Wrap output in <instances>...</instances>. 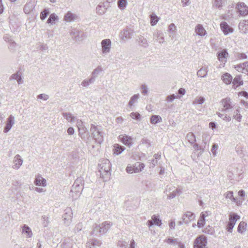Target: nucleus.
<instances>
[{
  "instance_id": "3",
  "label": "nucleus",
  "mask_w": 248,
  "mask_h": 248,
  "mask_svg": "<svg viewBox=\"0 0 248 248\" xmlns=\"http://www.w3.org/2000/svg\"><path fill=\"white\" fill-rule=\"evenodd\" d=\"M112 225V223L110 222H103L100 225L95 226L92 232V233L93 234L96 232H99L101 234H105L109 230Z\"/></svg>"
},
{
  "instance_id": "58",
  "label": "nucleus",
  "mask_w": 248,
  "mask_h": 248,
  "mask_svg": "<svg viewBox=\"0 0 248 248\" xmlns=\"http://www.w3.org/2000/svg\"><path fill=\"white\" fill-rule=\"evenodd\" d=\"M218 148V145L217 144H213L212 147L211 152L214 155V156H216L217 154V150Z\"/></svg>"
},
{
  "instance_id": "63",
  "label": "nucleus",
  "mask_w": 248,
  "mask_h": 248,
  "mask_svg": "<svg viewBox=\"0 0 248 248\" xmlns=\"http://www.w3.org/2000/svg\"><path fill=\"white\" fill-rule=\"evenodd\" d=\"M77 33H78V30L74 29L71 31L70 34L74 40L75 39Z\"/></svg>"
},
{
  "instance_id": "45",
  "label": "nucleus",
  "mask_w": 248,
  "mask_h": 248,
  "mask_svg": "<svg viewBox=\"0 0 248 248\" xmlns=\"http://www.w3.org/2000/svg\"><path fill=\"white\" fill-rule=\"evenodd\" d=\"M107 9V8H104V7L99 4L96 8V12L98 14L102 15L106 13Z\"/></svg>"
},
{
  "instance_id": "29",
  "label": "nucleus",
  "mask_w": 248,
  "mask_h": 248,
  "mask_svg": "<svg viewBox=\"0 0 248 248\" xmlns=\"http://www.w3.org/2000/svg\"><path fill=\"white\" fill-rule=\"evenodd\" d=\"M22 233L27 235V237L30 238L32 236V233L31 228L27 225H24L22 227Z\"/></svg>"
},
{
  "instance_id": "4",
  "label": "nucleus",
  "mask_w": 248,
  "mask_h": 248,
  "mask_svg": "<svg viewBox=\"0 0 248 248\" xmlns=\"http://www.w3.org/2000/svg\"><path fill=\"white\" fill-rule=\"evenodd\" d=\"M207 239L203 235H199L195 239L193 243L194 248H208L207 246Z\"/></svg>"
},
{
  "instance_id": "64",
  "label": "nucleus",
  "mask_w": 248,
  "mask_h": 248,
  "mask_svg": "<svg viewBox=\"0 0 248 248\" xmlns=\"http://www.w3.org/2000/svg\"><path fill=\"white\" fill-rule=\"evenodd\" d=\"M242 115L240 114L233 113V118L237 120L238 122H240L242 119Z\"/></svg>"
},
{
  "instance_id": "35",
  "label": "nucleus",
  "mask_w": 248,
  "mask_h": 248,
  "mask_svg": "<svg viewBox=\"0 0 248 248\" xmlns=\"http://www.w3.org/2000/svg\"><path fill=\"white\" fill-rule=\"evenodd\" d=\"M186 139L191 144H194L196 141L195 135L192 132H189L187 134Z\"/></svg>"
},
{
  "instance_id": "11",
  "label": "nucleus",
  "mask_w": 248,
  "mask_h": 248,
  "mask_svg": "<svg viewBox=\"0 0 248 248\" xmlns=\"http://www.w3.org/2000/svg\"><path fill=\"white\" fill-rule=\"evenodd\" d=\"M118 139L124 145L131 146L133 144V139L127 135H120Z\"/></svg>"
},
{
  "instance_id": "61",
  "label": "nucleus",
  "mask_w": 248,
  "mask_h": 248,
  "mask_svg": "<svg viewBox=\"0 0 248 248\" xmlns=\"http://www.w3.org/2000/svg\"><path fill=\"white\" fill-rule=\"evenodd\" d=\"M37 98L46 101L48 99V95L45 93H42L38 95Z\"/></svg>"
},
{
  "instance_id": "33",
  "label": "nucleus",
  "mask_w": 248,
  "mask_h": 248,
  "mask_svg": "<svg viewBox=\"0 0 248 248\" xmlns=\"http://www.w3.org/2000/svg\"><path fill=\"white\" fill-rule=\"evenodd\" d=\"M34 184L36 186H46V180L41 177H38L35 179Z\"/></svg>"
},
{
  "instance_id": "59",
  "label": "nucleus",
  "mask_w": 248,
  "mask_h": 248,
  "mask_svg": "<svg viewBox=\"0 0 248 248\" xmlns=\"http://www.w3.org/2000/svg\"><path fill=\"white\" fill-rule=\"evenodd\" d=\"M82 228V224L81 223H79L76 226L74 231L75 232H79L81 230Z\"/></svg>"
},
{
  "instance_id": "25",
  "label": "nucleus",
  "mask_w": 248,
  "mask_h": 248,
  "mask_svg": "<svg viewBox=\"0 0 248 248\" xmlns=\"http://www.w3.org/2000/svg\"><path fill=\"white\" fill-rule=\"evenodd\" d=\"M77 17V16L76 15L72 13L70 11H68L64 16V20L66 22H72L74 21L76 18Z\"/></svg>"
},
{
  "instance_id": "12",
  "label": "nucleus",
  "mask_w": 248,
  "mask_h": 248,
  "mask_svg": "<svg viewBox=\"0 0 248 248\" xmlns=\"http://www.w3.org/2000/svg\"><path fill=\"white\" fill-rule=\"evenodd\" d=\"M165 242L170 245H178L179 248H185L184 244L179 241L178 238L169 237L165 240Z\"/></svg>"
},
{
  "instance_id": "36",
  "label": "nucleus",
  "mask_w": 248,
  "mask_h": 248,
  "mask_svg": "<svg viewBox=\"0 0 248 248\" xmlns=\"http://www.w3.org/2000/svg\"><path fill=\"white\" fill-rule=\"evenodd\" d=\"M102 71V68L100 66H98L95 69L93 70L92 73V77L91 78H93L94 81L95 80V78L98 77V75L100 73V72Z\"/></svg>"
},
{
  "instance_id": "22",
  "label": "nucleus",
  "mask_w": 248,
  "mask_h": 248,
  "mask_svg": "<svg viewBox=\"0 0 248 248\" xmlns=\"http://www.w3.org/2000/svg\"><path fill=\"white\" fill-rule=\"evenodd\" d=\"M35 5L33 2L30 1L28 2L24 6V12L26 14H29L34 9Z\"/></svg>"
},
{
  "instance_id": "18",
  "label": "nucleus",
  "mask_w": 248,
  "mask_h": 248,
  "mask_svg": "<svg viewBox=\"0 0 248 248\" xmlns=\"http://www.w3.org/2000/svg\"><path fill=\"white\" fill-rule=\"evenodd\" d=\"M195 214L190 212H186L183 216V220L184 223L188 224L191 221L195 219Z\"/></svg>"
},
{
  "instance_id": "32",
  "label": "nucleus",
  "mask_w": 248,
  "mask_h": 248,
  "mask_svg": "<svg viewBox=\"0 0 248 248\" xmlns=\"http://www.w3.org/2000/svg\"><path fill=\"white\" fill-rule=\"evenodd\" d=\"M207 213V212H206L205 213H203V212H202L201 215H200V218L198 220V227L199 228H201V227H202L204 224H205V217H206V214Z\"/></svg>"
},
{
  "instance_id": "42",
  "label": "nucleus",
  "mask_w": 248,
  "mask_h": 248,
  "mask_svg": "<svg viewBox=\"0 0 248 248\" xmlns=\"http://www.w3.org/2000/svg\"><path fill=\"white\" fill-rule=\"evenodd\" d=\"M62 115L69 122H73L75 120V117L73 116L70 112H64Z\"/></svg>"
},
{
  "instance_id": "28",
  "label": "nucleus",
  "mask_w": 248,
  "mask_h": 248,
  "mask_svg": "<svg viewBox=\"0 0 248 248\" xmlns=\"http://www.w3.org/2000/svg\"><path fill=\"white\" fill-rule=\"evenodd\" d=\"M232 84L234 88H236L239 86L243 85V81L242 80L241 76L240 75L236 76L233 79Z\"/></svg>"
},
{
  "instance_id": "31",
  "label": "nucleus",
  "mask_w": 248,
  "mask_h": 248,
  "mask_svg": "<svg viewBox=\"0 0 248 248\" xmlns=\"http://www.w3.org/2000/svg\"><path fill=\"white\" fill-rule=\"evenodd\" d=\"M247 224L244 221H241L237 227V232L239 233L243 234L247 230Z\"/></svg>"
},
{
  "instance_id": "57",
  "label": "nucleus",
  "mask_w": 248,
  "mask_h": 248,
  "mask_svg": "<svg viewBox=\"0 0 248 248\" xmlns=\"http://www.w3.org/2000/svg\"><path fill=\"white\" fill-rule=\"evenodd\" d=\"M236 57L238 59H246L247 58V56L245 53H237Z\"/></svg>"
},
{
  "instance_id": "60",
  "label": "nucleus",
  "mask_w": 248,
  "mask_h": 248,
  "mask_svg": "<svg viewBox=\"0 0 248 248\" xmlns=\"http://www.w3.org/2000/svg\"><path fill=\"white\" fill-rule=\"evenodd\" d=\"M20 75V74L18 72H17L16 73L12 75L10 77L9 79L10 80L13 79L17 80V79L18 78Z\"/></svg>"
},
{
  "instance_id": "10",
  "label": "nucleus",
  "mask_w": 248,
  "mask_h": 248,
  "mask_svg": "<svg viewBox=\"0 0 248 248\" xmlns=\"http://www.w3.org/2000/svg\"><path fill=\"white\" fill-rule=\"evenodd\" d=\"M166 192H169L168 194V199H171L175 198L176 196L182 192L180 188H176L173 186H170L166 189Z\"/></svg>"
},
{
  "instance_id": "39",
  "label": "nucleus",
  "mask_w": 248,
  "mask_h": 248,
  "mask_svg": "<svg viewBox=\"0 0 248 248\" xmlns=\"http://www.w3.org/2000/svg\"><path fill=\"white\" fill-rule=\"evenodd\" d=\"M140 98L139 94H136L133 95L128 103V106L130 107H132L134 104L138 102V99Z\"/></svg>"
},
{
  "instance_id": "34",
  "label": "nucleus",
  "mask_w": 248,
  "mask_h": 248,
  "mask_svg": "<svg viewBox=\"0 0 248 248\" xmlns=\"http://www.w3.org/2000/svg\"><path fill=\"white\" fill-rule=\"evenodd\" d=\"M59 20L58 16L55 14H51L47 19V23L48 24H55Z\"/></svg>"
},
{
  "instance_id": "26",
  "label": "nucleus",
  "mask_w": 248,
  "mask_h": 248,
  "mask_svg": "<svg viewBox=\"0 0 248 248\" xmlns=\"http://www.w3.org/2000/svg\"><path fill=\"white\" fill-rule=\"evenodd\" d=\"M137 41L139 45L143 47L146 48L149 46L148 41L142 35H140L138 37Z\"/></svg>"
},
{
  "instance_id": "37",
  "label": "nucleus",
  "mask_w": 248,
  "mask_h": 248,
  "mask_svg": "<svg viewBox=\"0 0 248 248\" xmlns=\"http://www.w3.org/2000/svg\"><path fill=\"white\" fill-rule=\"evenodd\" d=\"M150 23L152 26L155 25L158 22L159 17H158L155 14H152L150 16Z\"/></svg>"
},
{
  "instance_id": "53",
  "label": "nucleus",
  "mask_w": 248,
  "mask_h": 248,
  "mask_svg": "<svg viewBox=\"0 0 248 248\" xmlns=\"http://www.w3.org/2000/svg\"><path fill=\"white\" fill-rule=\"evenodd\" d=\"M43 221V225L44 227H47L49 224L48 217L46 216H44L42 217Z\"/></svg>"
},
{
  "instance_id": "2",
  "label": "nucleus",
  "mask_w": 248,
  "mask_h": 248,
  "mask_svg": "<svg viewBox=\"0 0 248 248\" xmlns=\"http://www.w3.org/2000/svg\"><path fill=\"white\" fill-rule=\"evenodd\" d=\"M91 137L94 140L95 142L101 144L103 141V136L102 131L97 126L93 124H91L90 128Z\"/></svg>"
},
{
  "instance_id": "47",
  "label": "nucleus",
  "mask_w": 248,
  "mask_h": 248,
  "mask_svg": "<svg viewBox=\"0 0 248 248\" xmlns=\"http://www.w3.org/2000/svg\"><path fill=\"white\" fill-rule=\"evenodd\" d=\"M127 3V0H118V6L120 9L123 10L126 7Z\"/></svg>"
},
{
  "instance_id": "8",
  "label": "nucleus",
  "mask_w": 248,
  "mask_h": 248,
  "mask_svg": "<svg viewBox=\"0 0 248 248\" xmlns=\"http://www.w3.org/2000/svg\"><path fill=\"white\" fill-rule=\"evenodd\" d=\"M62 217L64 225L69 226L71 223L73 217V212L70 208H67L64 210Z\"/></svg>"
},
{
  "instance_id": "30",
  "label": "nucleus",
  "mask_w": 248,
  "mask_h": 248,
  "mask_svg": "<svg viewBox=\"0 0 248 248\" xmlns=\"http://www.w3.org/2000/svg\"><path fill=\"white\" fill-rule=\"evenodd\" d=\"M221 79L225 84L228 85L232 82V78L230 74L226 73L222 76Z\"/></svg>"
},
{
  "instance_id": "9",
  "label": "nucleus",
  "mask_w": 248,
  "mask_h": 248,
  "mask_svg": "<svg viewBox=\"0 0 248 248\" xmlns=\"http://www.w3.org/2000/svg\"><path fill=\"white\" fill-rule=\"evenodd\" d=\"M111 42L109 39H105L101 42V50L103 55H107L110 51Z\"/></svg>"
},
{
  "instance_id": "48",
  "label": "nucleus",
  "mask_w": 248,
  "mask_h": 248,
  "mask_svg": "<svg viewBox=\"0 0 248 248\" xmlns=\"http://www.w3.org/2000/svg\"><path fill=\"white\" fill-rule=\"evenodd\" d=\"M85 38V34L82 31H78V33L77 34L75 40L76 41H81Z\"/></svg>"
},
{
  "instance_id": "50",
  "label": "nucleus",
  "mask_w": 248,
  "mask_h": 248,
  "mask_svg": "<svg viewBox=\"0 0 248 248\" xmlns=\"http://www.w3.org/2000/svg\"><path fill=\"white\" fill-rule=\"evenodd\" d=\"M49 14V11L47 9H44L43 10L40 14V18L41 20H44L46 19L47 16Z\"/></svg>"
},
{
  "instance_id": "51",
  "label": "nucleus",
  "mask_w": 248,
  "mask_h": 248,
  "mask_svg": "<svg viewBox=\"0 0 248 248\" xmlns=\"http://www.w3.org/2000/svg\"><path fill=\"white\" fill-rule=\"evenodd\" d=\"M84 182L83 178L82 177H79L77 178L74 184H75V186H78V185L83 186Z\"/></svg>"
},
{
  "instance_id": "23",
  "label": "nucleus",
  "mask_w": 248,
  "mask_h": 248,
  "mask_svg": "<svg viewBox=\"0 0 248 248\" xmlns=\"http://www.w3.org/2000/svg\"><path fill=\"white\" fill-rule=\"evenodd\" d=\"M195 32L197 35L201 36H203L206 34V31L201 24H198L195 27Z\"/></svg>"
},
{
  "instance_id": "44",
  "label": "nucleus",
  "mask_w": 248,
  "mask_h": 248,
  "mask_svg": "<svg viewBox=\"0 0 248 248\" xmlns=\"http://www.w3.org/2000/svg\"><path fill=\"white\" fill-rule=\"evenodd\" d=\"M94 79L93 78H91L89 79H86L82 81L81 83V85L84 87H87L90 85L91 84H93L94 82Z\"/></svg>"
},
{
  "instance_id": "43",
  "label": "nucleus",
  "mask_w": 248,
  "mask_h": 248,
  "mask_svg": "<svg viewBox=\"0 0 248 248\" xmlns=\"http://www.w3.org/2000/svg\"><path fill=\"white\" fill-rule=\"evenodd\" d=\"M125 148L124 146L116 144L114 146V153L118 155L124 151Z\"/></svg>"
},
{
  "instance_id": "54",
  "label": "nucleus",
  "mask_w": 248,
  "mask_h": 248,
  "mask_svg": "<svg viewBox=\"0 0 248 248\" xmlns=\"http://www.w3.org/2000/svg\"><path fill=\"white\" fill-rule=\"evenodd\" d=\"M178 98V96L175 95L174 94H172L170 95H168L167 98L166 100L168 102H172L174 99Z\"/></svg>"
},
{
  "instance_id": "52",
  "label": "nucleus",
  "mask_w": 248,
  "mask_h": 248,
  "mask_svg": "<svg viewBox=\"0 0 248 248\" xmlns=\"http://www.w3.org/2000/svg\"><path fill=\"white\" fill-rule=\"evenodd\" d=\"M225 198L231 199L232 202H235L236 199L233 197V192L232 191H228L225 195Z\"/></svg>"
},
{
  "instance_id": "55",
  "label": "nucleus",
  "mask_w": 248,
  "mask_h": 248,
  "mask_svg": "<svg viewBox=\"0 0 248 248\" xmlns=\"http://www.w3.org/2000/svg\"><path fill=\"white\" fill-rule=\"evenodd\" d=\"M130 116L132 119L136 120H139L140 118V114L138 112H132L130 114Z\"/></svg>"
},
{
  "instance_id": "6",
  "label": "nucleus",
  "mask_w": 248,
  "mask_h": 248,
  "mask_svg": "<svg viewBox=\"0 0 248 248\" xmlns=\"http://www.w3.org/2000/svg\"><path fill=\"white\" fill-rule=\"evenodd\" d=\"M240 218V217L236 214L233 213L229 215V221L226 226V230L228 232H232V229L237 221Z\"/></svg>"
},
{
  "instance_id": "15",
  "label": "nucleus",
  "mask_w": 248,
  "mask_h": 248,
  "mask_svg": "<svg viewBox=\"0 0 248 248\" xmlns=\"http://www.w3.org/2000/svg\"><path fill=\"white\" fill-rule=\"evenodd\" d=\"M220 26L225 35H228L233 31V29L230 27L225 21H222L220 24Z\"/></svg>"
},
{
  "instance_id": "21",
  "label": "nucleus",
  "mask_w": 248,
  "mask_h": 248,
  "mask_svg": "<svg viewBox=\"0 0 248 248\" xmlns=\"http://www.w3.org/2000/svg\"><path fill=\"white\" fill-rule=\"evenodd\" d=\"M23 163V160L19 155H16L14 159V165L13 168L16 170L18 169Z\"/></svg>"
},
{
  "instance_id": "27",
  "label": "nucleus",
  "mask_w": 248,
  "mask_h": 248,
  "mask_svg": "<svg viewBox=\"0 0 248 248\" xmlns=\"http://www.w3.org/2000/svg\"><path fill=\"white\" fill-rule=\"evenodd\" d=\"M83 189V186L78 185V186H75V184H73L70 192L71 193H75L77 196H78L81 194Z\"/></svg>"
},
{
  "instance_id": "62",
  "label": "nucleus",
  "mask_w": 248,
  "mask_h": 248,
  "mask_svg": "<svg viewBox=\"0 0 248 248\" xmlns=\"http://www.w3.org/2000/svg\"><path fill=\"white\" fill-rule=\"evenodd\" d=\"M210 140L209 135L206 134L202 135V141L206 144Z\"/></svg>"
},
{
  "instance_id": "14",
  "label": "nucleus",
  "mask_w": 248,
  "mask_h": 248,
  "mask_svg": "<svg viewBox=\"0 0 248 248\" xmlns=\"http://www.w3.org/2000/svg\"><path fill=\"white\" fill-rule=\"evenodd\" d=\"M147 224L149 227H152L154 224L158 226H160L162 224L161 220L159 218V216L154 215L152 217L151 220H148Z\"/></svg>"
},
{
  "instance_id": "46",
  "label": "nucleus",
  "mask_w": 248,
  "mask_h": 248,
  "mask_svg": "<svg viewBox=\"0 0 248 248\" xmlns=\"http://www.w3.org/2000/svg\"><path fill=\"white\" fill-rule=\"evenodd\" d=\"M203 232L205 233L212 235L215 233L214 228L208 225L203 230Z\"/></svg>"
},
{
  "instance_id": "1",
  "label": "nucleus",
  "mask_w": 248,
  "mask_h": 248,
  "mask_svg": "<svg viewBox=\"0 0 248 248\" xmlns=\"http://www.w3.org/2000/svg\"><path fill=\"white\" fill-rule=\"evenodd\" d=\"M111 169V163L108 159H103L101 162L99 164V172L100 177L106 181L109 178Z\"/></svg>"
},
{
  "instance_id": "41",
  "label": "nucleus",
  "mask_w": 248,
  "mask_h": 248,
  "mask_svg": "<svg viewBox=\"0 0 248 248\" xmlns=\"http://www.w3.org/2000/svg\"><path fill=\"white\" fill-rule=\"evenodd\" d=\"M228 55V53L226 50H223L222 51L218 53V59L219 61L223 62L225 61L226 56Z\"/></svg>"
},
{
  "instance_id": "40",
  "label": "nucleus",
  "mask_w": 248,
  "mask_h": 248,
  "mask_svg": "<svg viewBox=\"0 0 248 248\" xmlns=\"http://www.w3.org/2000/svg\"><path fill=\"white\" fill-rule=\"evenodd\" d=\"M207 68L204 67L201 68L197 72V76L199 77L204 78L207 76Z\"/></svg>"
},
{
  "instance_id": "20",
  "label": "nucleus",
  "mask_w": 248,
  "mask_h": 248,
  "mask_svg": "<svg viewBox=\"0 0 248 248\" xmlns=\"http://www.w3.org/2000/svg\"><path fill=\"white\" fill-rule=\"evenodd\" d=\"M101 245L100 241L97 239H91L86 244V248H96Z\"/></svg>"
},
{
  "instance_id": "24",
  "label": "nucleus",
  "mask_w": 248,
  "mask_h": 248,
  "mask_svg": "<svg viewBox=\"0 0 248 248\" xmlns=\"http://www.w3.org/2000/svg\"><path fill=\"white\" fill-rule=\"evenodd\" d=\"M78 135L87 144H90L91 143V136H90L88 133H85L84 130V132L79 131Z\"/></svg>"
},
{
  "instance_id": "56",
  "label": "nucleus",
  "mask_w": 248,
  "mask_h": 248,
  "mask_svg": "<svg viewBox=\"0 0 248 248\" xmlns=\"http://www.w3.org/2000/svg\"><path fill=\"white\" fill-rule=\"evenodd\" d=\"M128 243L124 241H119L118 243V245L121 248H126Z\"/></svg>"
},
{
  "instance_id": "49",
  "label": "nucleus",
  "mask_w": 248,
  "mask_h": 248,
  "mask_svg": "<svg viewBox=\"0 0 248 248\" xmlns=\"http://www.w3.org/2000/svg\"><path fill=\"white\" fill-rule=\"evenodd\" d=\"M205 101V98L203 97L200 96L196 98L193 101V104L197 105V104H202L204 103Z\"/></svg>"
},
{
  "instance_id": "13",
  "label": "nucleus",
  "mask_w": 248,
  "mask_h": 248,
  "mask_svg": "<svg viewBox=\"0 0 248 248\" xmlns=\"http://www.w3.org/2000/svg\"><path fill=\"white\" fill-rule=\"evenodd\" d=\"M241 15L245 16L248 15V7L244 2H239L236 7Z\"/></svg>"
},
{
  "instance_id": "38",
  "label": "nucleus",
  "mask_w": 248,
  "mask_h": 248,
  "mask_svg": "<svg viewBox=\"0 0 248 248\" xmlns=\"http://www.w3.org/2000/svg\"><path fill=\"white\" fill-rule=\"evenodd\" d=\"M162 122V118L159 115H152L150 118V122L152 124H156Z\"/></svg>"
},
{
  "instance_id": "17",
  "label": "nucleus",
  "mask_w": 248,
  "mask_h": 248,
  "mask_svg": "<svg viewBox=\"0 0 248 248\" xmlns=\"http://www.w3.org/2000/svg\"><path fill=\"white\" fill-rule=\"evenodd\" d=\"M153 39L160 44H162L165 42L163 33L161 31H155L153 33Z\"/></svg>"
},
{
  "instance_id": "19",
  "label": "nucleus",
  "mask_w": 248,
  "mask_h": 248,
  "mask_svg": "<svg viewBox=\"0 0 248 248\" xmlns=\"http://www.w3.org/2000/svg\"><path fill=\"white\" fill-rule=\"evenodd\" d=\"M132 33L133 32L130 29L128 28L124 29L121 32V38L123 40H128L131 38Z\"/></svg>"
},
{
  "instance_id": "16",
  "label": "nucleus",
  "mask_w": 248,
  "mask_h": 248,
  "mask_svg": "<svg viewBox=\"0 0 248 248\" xmlns=\"http://www.w3.org/2000/svg\"><path fill=\"white\" fill-rule=\"evenodd\" d=\"M15 124V118L14 117L11 115L7 118V123L6 126L4 128L3 132L4 133H7L10 131V130L12 127L13 125Z\"/></svg>"
},
{
  "instance_id": "5",
  "label": "nucleus",
  "mask_w": 248,
  "mask_h": 248,
  "mask_svg": "<svg viewBox=\"0 0 248 248\" xmlns=\"http://www.w3.org/2000/svg\"><path fill=\"white\" fill-rule=\"evenodd\" d=\"M144 167L145 166L143 163L137 162L133 166H127L126 170L128 173H138L141 171Z\"/></svg>"
},
{
  "instance_id": "7",
  "label": "nucleus",
  "mask_w": 248,
  "mask_h": 248,
  "mask_svg": "<svg viewBox=\"0 0 248 248\" xmlns=\"http://www.w3.org/2000/svg\"><path fill=\"white\" fill-rule=\"evenodd\" d=\"M220 103L223 107L221 111L224 113L229 111L234 106L232 103L231 99L229 97L222 99Z\"/></svg>"
}]
</instances>
